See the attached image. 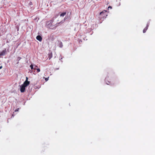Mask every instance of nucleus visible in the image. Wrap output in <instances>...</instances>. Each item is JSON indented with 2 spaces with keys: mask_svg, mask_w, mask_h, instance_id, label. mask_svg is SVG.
Returning <instances> with one entry per match:
<instances>
[{
  "mask_svg": "<svg viewBox=\"0 0 155 155\" xmlns=\"http://www.w3.org/2000/svg\"><path fill=\"white\" fill-rule=\"evenodd\" d=\"M36 69L37 71V72H39L40 71V70L39 68H37V69H36V68H34V70H35Z\"/></svg>",
  "mask_w": 155,
  "mask_h": 155,
  "instance_id": "8",
  "label": "nucleus"
},
{
  "mask_svg": "<svg viewBox=\"0 0 155 155\" xmlns=\"http://www.w3.org/2000/svg\"><path fill=\"white\" fill-rule=\"evenodd\" d=\"M28 77H26V80L25 81H28Z\"/></svg>",
  "mask_w": 155,
  "mask_h": 155,
  "instance_id": "13",
  "label": "nucleus"
},
{
  "mask_svg": "<svg viewBox=\"0 0 155 155\" xmlns=\"http://www.w3.org/2000/svg\"><path fill=\"white\" fill-rule=\"evenodd\" d=\"M63 45L62 43L61 42V44H60V47L61 48H62V47Z\"/></svg>",
  "mask_w": 155,
  "mask_h": 155,
  "instance_id": "12",
  "label": "nucleus"
},
{
  "mask_svg": "<svg viewBox=\"0 0 155 155\" xmlns=\"http://www.w3.org/2000/svg\"><path fill=\"white\" fill-rule=\"evenodd\" d=\"M2 66H0V69H2Z\"/></svg>",
  "mask_w": 155,
  "mask_h": 155,
  "instance_id": "17",
  "label": "nucleus"
},
{
  "mask_svg": "<svg viewBox=\"0 0 155 155\" xmlns=\"http://www.w3.org/2000/svg\"><path fill=\"white\" fill-rule=\"evenodd\" d=\"M30 84V81H25L22 85L24 86L25 87H27Z\"/></svg>",
  "mask_w": 155,
  "mask_h": 155,
  "instance_id": "2",
  "label": "nucleus"
},
{
  "mask_svg": "<svg viewBox=\"0 0 155 155\" xmlns=\"http://www.w3.org/2000/svg\"><path fill=\"white\" fill-rule=\"evenodd\" d=\"M52 22H53V21H51V22H50V23H51V22H52Z\"/></svg>",
  "mask_w": 155,
  "mask_h": 155,
  "instance_id": "19",
  "label": "nucleus"
},
{
  "mask_svg": "<svg viewBox=\"0 0 155 155\" xmlns=\"http://www.w3.org/2000/svg\"><path fill=\"white\" fill-rule=\"evenodd\" d=\"M49 60H50L52 57V54L51 52L48 54Z\"/></svg>",
  "mask_w": 155,
  "mask_h": 155,
  "instance_id": "6",
  "label": "nucleus"
},
{
  "mask_svg": "<svg viewBox=\"0 0 155 155\" xmlns=\"http://www.w3.org/2000/svg\"><path fill=\"white\" fill-rule=\"evenodd\" d=\"M30 67L31 70H32L33 69H34V68H33V65L32 64H31L30 66Z\"/></svg>",
  "mask_w": 155,
  "mask_h": 155,
  "instance_id": "10",
  "label": "nucleus"
},
{
  "mask_svg": "<svg viewBox=\"0 0 155 155\" xmlns=\"http://www.w3.org/2000/svg\"><path fill=\"white\" fill-rule=\"evenodd\" d=\"M20 91L21 92L23 93L24 92L25 90V88L26 87H25L22 84L20 86Z\"/></svg>",
  "mask_w": 155,
  "mask_h": 155,
  "instance_id": "1",
  "label": "nucleus"
},
{
  "mask_svg": "<svg viewBox=\"0 0 155 155\" xmlns=\"http://www.w3.org/2000/svg\"><path fill=\"white\" fill-rule=\"evenodd\" d=\"M104 12V13H106V11H104V12H100V14L101 15H102V14H103Z\"/></svg>",
  "mask_w": 155,
  "mask_h": 155,
  "instance_id": "9",
  "label": "nucleus"
},
{
  "mask_svg": "<svg viewBox=\"0 0 155 155\" xmlns=\"http://www.w3.org/2000/svg\"><path fill=\"white\" fill-rule=\"evenodd\" d=\"M48 80V78H45V80L46 81H47Z\"/></svg>",
  "mask_w": 155,
  "mask_h": 155,
  "instance_id": "16",
  "label": "nucleus"
},
{
  "mask_svg": "<svg viewBox=\"0 0 155 155\" xmlns=\"http://www.w3.org/2000/svg\"><path fill=\"white\" fill-rule=\"evenodd\" d=\"M6 52V49H5L3 51H2L0 53V56L4 55L5 54Z\"/></svg>",
  "mask_w": 155,
  "mask_h": 155,
  "instance_id": "4",
  "label": "nucleus"
},
{
  "mask_svg": "<svg viewBox=\"0 0 155 155\" xmlns=\"http://www.w3.org/2000/svg\"><path fill=\"white\" fill-rule=\"evenodd\" d=\"M21 58L20 57H18V59H17L18 61H20Z\"/></svg>",
  "mask_w": 155,
  "mask_h": 155,
  "instance_id": "11",
  "label": "nucleus"
},
{
  "mask_svg": "<svg viewBox=\"0 0 155 155\" xmlns=\"http://www.w3.org/2000/svg\"><path fill=\"white\" fill-rule=\"evenodd\" d=\"M33 71L32 70H29V72L31 73H32Z\"/></svg>",
  "mask_w": 155,
  "mask_h": 155,
  "instance_id": "15",
  "label": "nucleus"
},
{
  "mask_svg": "<svg viewBox=\"0 0 155 155\" xmlns=\"http://www.w3.org/2000/svg\"><path fill=\"white\" fill-rule=\"evenodd\" d=\"M18 110H19V108H18V109H16V110H15V112L18 111Z\"/></svg>",
  "mask_w": 155,
  "mask_h": 155,
  "instance_id": "14",
  "label": "nucleus"
},
{
  "mask_svg": "<svg viewBox=\"0 0 155 155\" xmlns=\"http://www.w3.org/2000/svg\"><path fill=\"white\" fill-rule=\"evenodd\" d=\"M66 14V12H63L60 14V16L63 17Z\"/></svg>",
  "mask_w": 155,
  "mask_h": 155,
  "instance_id": "7",
  "label": "nucleus"
},
{
  "mask_svg": "<svg viewBox=\"0 0 155 155\" xmlns=\"http://www.w3.org/2000/svg\"><path fill=\"white\" fill-rule=\"evenodd\" d=\"M35 67H36V68H37V67H38V66H36V65H35Z\"/></svg>",
  "mask_w": 155,
  "mask_h": 155,
  "instance_id": "20",
  "label": "nucleus"
},
{
  "mask_svg": "<svg viewBox=\"0 0 155 155\" xmlns=\"http://www.w3.org/2000/svg\"><path fill=\"white\" fill-rule=\"evenodd\" d=\"M149 23H147L146 26V27L143 29V33H145L146 32L149 26Z\"/></svg>",
  "mask_w": 155,
  "mask_h": 155,
  "instance_id": "3",
  "label": "nucleus"
},
{
  "mask_svg": "<svg viewBox=\"0 0 155 155\" xmlns=\"http://www.w3.org/2000/svg\"><path fill=\"white\" fill-rule=\"evenodd\" d=\"M39 41H41L42 40V38L40 35H38L36 38Z\"/></svg>",
  "mask_w": 155,
  "mask_h": 155,
  "instance_id": "5",
  "label": "nucleus"
},
{
  "mask_svg": "<svg viewBox=\"0 0 155 155\" xmlns=\"http://www.w3.org/2000/svg\"><path fill=\"white\" fill-rule=\"evenodd\" d=\"M108 8H112V7L110 6H109L108 7Z\"/></svg>",
  "mask_w": 155,
  "mask_h": 155,
  "instance_id": "18",
  "label": "nucleus"
}]
</instances>
